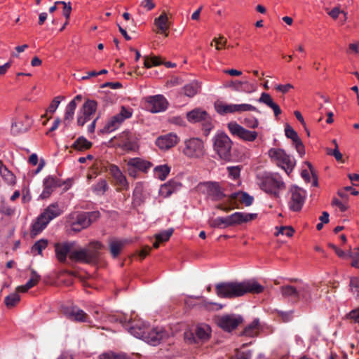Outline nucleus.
I'll use <instances>...</instances> for the list:
<instances>
[{"label":"nucleus","mask_w":359,"mask_h":359,"mask_svg":"<svg viewBox=\"0 0 359 359\" xmlns=\"http://www.w3.org/2000/svg\"><path fill=\"white\" fill-rule=\"evenodd\" d=\"M284 188V182L273 176L265 177L262 183V189L276 197L278 196L279 191Z\"/></svg>","instance_id":"nucleus-17"},{"label":"nucleus","mask_w":359,"mask_h":359,"mask_svg":"<svg viewBox=\"0 0 359 359\" xmlns=\"http://www.w3.org/2000/svg\"><path fill=\"white\" fill-rule=\"evenodd\" d=\"M255 213H246L236 212L225 217H217L215 222L217 225L224 224L225 226L238 225L246 223L257 218Z\"/></svg>","instance_id":"nucleus-9"},{"label":"nucleus","mask_w":359,"mask_h":359,"mask_svg":"<svg viewBox=\"0 0 359 359\" xmlns=\"http://www.w3.org/2000/svg\"><path fill=\"white\" fill-rule=\"evenodd\" d=\"M61 214L62 210L59 208L57 203H52L48 205L32 224L31 235L32 236L38 235L52 219L60 216Z\"/></svg>","instance_id":"nucleus-4"},{"label":"nucleus","mask_w":359,"mask_h":359,"mask_svg":"<svg viewBox=\"0 0 359 359\" xmlns=\"http://www.w3.org/2000/svg\"><path fill=\"white\" fill-rule=\"evenodd\" d=\"M155 176L161 180H165L169 172L170 168L167 165H161L154 169Z\"/></svg>","instance_id":"nucleus-42"},{"label":"nucleus","mask_w":359,"mask_h":359,"mask_svg":"<svg viewBox=\"0 0 359 359\" xmlns=\"http://www.w3.org/2000/svg\"><path fill=\"white\" fill-rule=\"evenodd\" d=\"M243 322L241 316L235 314L223 315L218 318L217 325L219 327L226 332H231L236 329Z\"/></svg>","instance_id":"nucleus-16"},{"label":"nucleus","mask_w":359,"mask_h":359,"mask_svg":"<svg viewBox=\"0 0 359 359\" xmlns=\"http://www.w3.org/2000/svg\"><path fill=\"white\" fill-rule=\"evenodd\" d=\"M55 255L60 262H65L69 257L74 262L95 263L99 257L95 248H55Z\"/></svg>","instance_id":"nucleus-3"},{"label":"nucleus","mask_w":359,"mask_h":359,"mask_svg":"<svg viewBox=\"0 0 359 359\" xmlns=\"http://www.w3.org/2000/svg\"><path fill=\"white\" fill-rule=\"evenodd\" d=\"M92 142L87 140L84 137H79L72 144V147L78 151H83L90 149Z\"/></svg>","instance_id":"nucleus-40"},{"label":"nucleus","mask_w":359,"mask_h":359,"mask_svg":"<svg viewBox=\"0 0 359 359\" xmlns=\"http://www.w3.org/2000/svg\"><path fill=\"white\" fill-rule=\"evenodd\" d=\"M20 300V295L17 292H14L6 296L4 299V302L8 308H12L16 306L19 303Z\"/></svg>","instance_id":"nucleus-43"},{"label":"nucleus","mask_w":359,"mask_h":359,"mask_svg":"<svg viewBox=\"0 0 359 359\" xmlns=\"http://www.w3.org/2000/svg\"><path fill=\"white\" fill-rule=\"evenodd\" d=\"M227 127L232 135L236 136L244 141L253 142L258 135L256 131L248 130L236 121L229 123Z\"/></svg>","instance_id":"nucleus-11"},{"label":"nucleus","mask_w":359,"mask_h":359,"mask_svg":"<svg viewBox=\"0 0 359 359\" xmlns=\"http://www.w3.org/2000/svg\"><path fill=\"white\" fill-rule=\"evenodd\" d=\"M245 124L250 128H256L258 126V120L255 118H249L245 119Z\"/></svg>","instance_id":"nucleus-62"},{"label":"nucleus","mask_w":359,"mask_h":359,"mask_svg":"<svg viewBox=\"0 0 359 359\" xmlns=\"http://www.w3.org/2000/svg\"><path fill=\"white\" fill-rule=\"evenodd\" d=\"M121 323L135 337L144 340L149 326L142 319L135 318L128 323L126 320H121Z\"/></svg>","instance_id":"nucleus-10"},{"label":"nucleus","mask_w":359,"mask_h":359,"mask_svg":"<svg viewBox=\"0 0 359 359\" xmlns=\"http://www.w3.org/2000/svg\"><path fill=\"white\" fill-rule=\"evenodd\" d=\"M118 146L124 151H135L137 148V140L135 135L128 130L123 131L117 137Z\"/></svg>","instance_id":"nucleus-18"},{"label":"nucleus","mask_w":359,"mask_h":359,"mask_svg":"<svg viewBox=\"0 0 359 359\" xmlns=\"http://www.w3.org/2000/svg\"><path fill=\"white\" fill-rule=\"evenodd\" d=\"M291 198L289 201V208L291 210L298 212L301 210L306 198V191L297 186L290 189Z\"/></svg>","instance_id":"nucleus-15"},{"label":"nucleus","mask_w":359,"mask_h":359,"mask_svg":"<svg viewBox=\"0 0 359 359\" xmlns=\"http://www.w3.org/2000/svg\"><path fill=\"white\" fill-rule=\"evenodd\" d=\"M333 249L339 257L351 261V266L358 267V263L359 262V248Z\"/></svg>","instance_id":"nucleus-20"},{"label":"nucleus","mask_w":359,"mask_h":359,"mask_svg":"<svg viewBox=\"0 0 359 359\" xmlns=\"http://www.w3.org/2000/svg\"><path fill=\"white\" fill-rule=\"evenodd\" d=\"M131 240L125 238H118L111 237L109 240V247H123L125 245H130Z\"/></svg>","instance_id":"nucleus-44"},{"label":"nucleus","mask_w":359,"mask_h":359,"mask_svg":"<svg viewBox=\"0 0 359 359\" xmlns=\"http://www.w3.org/2000/svg\"><path fill=\"white\" fill-rule=\"evenodd\" d=\"M258 101L261 103H264L269 107L272 108L276 103H275L271 98V95L266 93H262Z\"/></svg>","instance_id":"nucleus-50"},{"label":"nucleus","mask_w":359,"mask_h":359,"mask_svg":"<svg viewBox=\"0 0 359 359\" xmlns=\"http://www.w3.org/2000/svg\"><path fill=\"white\" fill-rule=\"evenodd\" d=\"M213 42L215 43L216 49L221 50L226 46L227 40L223 36H219L218 38L213 39V40L210 44L211 46H212Z\"/></svg>","instance_id":"nucleus-52"},{"label":"nucleus","mask_w":359,"mask_h":359,"mask_svg":"<svg viewBox=\"0 0 359 359\" xmlns=\"http://www.w3.org/2000/svg\"><path fill=\"white\" fill-rule=\"evenodd\" d=\"M167 337V332L162 327H154L150 329L148 327L144 341L153 346H156L162 339Z\"/></svg>","instance_id":"nucleus-22"},{"label":"nucleus","mask_w":359,"mask_h":359,"mask_svg":"<svg viewBox=\"0 0 359 359\" xmlns=\"http://www.w3.org/2000/svg\"><path fill=\"white\" fill-rule=\"evenodd\" d=\"M237 200H239V201L241 203L245 204V206H250L252 204L254 198L246 192H235L228 197L229 207H224L222 205H219L217 208L225 212H228L235 208H238L237 206H235Z\"/></svg>","instance_id":"nucleus-12"},{"label":"nucleus","mask_w":359,"mask_h":359,"mask_svg":"<svg viewBox=\"0 0 359 359\" xmlns=\"http://www.w3.org/2000/svg\"><path fill=\"white\" fill-rule=\"evenodd\" d=\"M144 67L149 69L152 67L158 66L162 64V61L161 57L154 56L151 57H149L148 56H144Z\"/></svg>","instance_id":"nucleus-45"},{"label":"nucleus","mask_w":359,"mask_h":359,"mask_svg":"<svg viewBox=\"0 0 359 359\" xmlns=\"http://www.w3.org/2000/svg\"><path fill=\"white\" fill-rule=\"evenodd\" d=\"M213 149L219 158L229 162L232 160L233 142L224 132H217L212 137Z\"/></svg>","instance_id":"nucleus-5"},{"label":"nucleus","mask_w":359,"mask_h":359,"mask_svg":"<svg viewBox=\"0 0 359 359\" xmlns=\"http://www.w3.org/2000/svg\"><path fill=\"white\" fill-rule=\"evenodd\" d=\"M141 6L144 7L147 11H149L154 9L156 6L154 0H143L141 2Z\"/></svg>","instance_id":"nucleus-61"},{"label":"nucleus","mask_w":359,"mask_h":359,"mask_svg":"<svg viewBox=\"0 0 359 359\" xmlns=\"http://www.w3.org/2000/svg\"><path fill=\"white\" fill-rule=\"evenodd\" d=\"M33 121L28 115H25L24 120L21 121H15L12 123L11 131L15 135L25 133L29 130L32 125Z\"/></svg>","instance_id":"nucleus-28"},{"label":"nucleus","mask_w":359,"mask_h":359,"mask_svg":"<svg viewBox=\"0 0 359 359\" xmlns=\"http://www.w3.org/2000/svg\"><path fill=\"white\" fill-rule=\"evenodd\" d=\"M200 89H201L200 83L197 81H193L186 84L183 87L182 90H183V93L184 94V95L189 97H193L194 96H195L196 94L198 93V92L200 91Z\"/></svg>","instance_id":"nucleus-33"},{"label":"nucleus","mask_w":359,"mask_h":359,"mask_svg":"<svg viewBox=\"0 0 359 359\" xmlns=\"http://www.w3.org/2000/svg\"><path fill=\"white\" fill-rule=\"evenodd\" d=\"M196 337L191 332L185 333V339L190 344L197 343L198 340L202 342L208 341L211 336L210 327L205 323L198 324L195 330Z\"/></svg>","instance_id":"nucleus-14"},{"label":"nucleus","mask_w":359,"mask_h":359,"mask_svg":"<svg viewBox=\"0 0 359 359\" xmlns=\"http://www.w3.org/2000/svg\"><path fill=\"white\" fill-rule=\"evenodd\" d=\"M269 155L286 173L291 172L294 167V160L282 149H271Z\"/></svg>","instance_id":"nucleus-8"},{"label":"nucleus","mask_w":359,"mask_h":359,"mask_svg":"<svg viewBox=\"0 0 359 359\" xmlns=\"http://www.w3.org/2000/svg\"><path fill=\"white\" fill-rule=\"evenodd\" d=\"M64 99L63 96H57L54 97V99L50 102L48 108L46 110L47 113H50L51 114H54L56 109H57L60 102Z\"/></svg>","instance_id":"nucleus-48"},{"label":"nucleus","mask_w":359,"mask_h":359,"mask_svg":"<svg viewBox=\"0 0 359 359\" xmlns=\"http://www.w3.org/2000/svg\"><path fill=\"white\" fill-rule=\"evenodd\" d=\"M41 279V276L36 273V271L34 269H31V278L26 283L27 287H33L36 285L38 284Z\"/></svg>","instance_id":"nucleus-49"},{"label":"nucleus","mask_w":359,"mask_h":359,"mask_svg":"<svg viewBox=\"0 0 359 359\" xmlns=\"http://www.w3.org/2000/svg\"><path fill=\"white\" fill-rule=\"evenodd\" d=\"M146 99V108L152 113L161 112L167 109L168 102L162 95L149 96Z\"/></svg>","instance_id":"nucleus-19"},{"label":"nucleus","mask_w":359,"mask_h":359,"mask_svg":"<svg viewBox=\"0 0 359 359\" xmlns=\"http://www.w3.org/2000/svg\"><path fill=\"white\" fill-rule=\"evenodd\" d=\"M234 104H226L222 102H216L215 103V109L220 115H226L227 114H233L235 112Z\"/></svg>","instance_id":"nucleus-37"},{"label":"nucleus","mask_w":359,"mask_h":359,"mask_svg":"<svg viewBox=\"0 0 359 359\" xmlns=\"http://www.w3.org/2000/svg\"><path fill=\"white\" fill-rule=\"evenodd\" d=\"M183 153L190 158H200L204 154L203 142L198 138H191L185 142Z\"/></svg>","instance_id":"nucleus-13"},{"label":"nucleus","mask_w":359,"mask_h":359,"mask_svg":"<svg viewBox=\"0 0 359 359\" xmlns=\"http://www.w3.org/2000/svg\"><path fill=\"white\" fill-rule=\"evenodd\" d=\"M350 287L353 293L359 295V279L358 278H353L351 279Z\"/></svg>","instance_id":"nucleus-58"},{"label":"nucleus","mask_w":359,"mask_h":359,"mask_svg":"<svg viewBox=\"0 0 359 359\" xmlns=\"http://www.w3.org/2000/svg\"><path fill=\"white\" fill-rule=\"evenodd\" d=\"M91 119V116L89 115L84 114L80 111L77 116V125L79 126H83L86 123Z\"/></svg>","instance_id":"nucleus-53"},{"label":"nucleus","mask_w":359,"mask_h":359,"mask_svg":"<svg viewBox=\"0 0 359 359\" xmlns=\"http://www.w3.org/2000/svg\"><path fill=\"white\" fill-rule=\"evenodd\" d=\"M235 104V107H233L235 109L236 113H243L245 111L259 112L255 107H254L250 104Z\"/></svg>","instance_id":"nucleus-46"},{"label":"nucleus","mask_w":359,"mask_h":359,"mask_svg":"<svg viewBox=\"0 0 359 359\" xmlns=\"http://www.w3.org/2000/svg\"><path fill=\"white\" fill-rule=\"evenodd\" d=\"M132 116L133 110L130 108L122 106L119 113L109 118L100 133L104 134L115 131L126 119L131 118Z\"/></svg>","instance_id":"nucleus-7"},{"label":"nucleus","mask_w":359,"mask_h":359,"mask_svg":"<svg viewBox=\"0 0 359 359\" xmlns=\"http://www.w3.org/2000/svg\"><path fill=\"white\" fill-rule=\"evenodd\" d=\"M187 117L188 121L192 123H196L203 121H208L210 119L209 115L205 111L198 108L188 112Z\"/></svg>","instance_id":"nucleus-30"},{"label":"nucleus","mask_w":359,"mask_h":359,"mask_svg":"<svg viewBox=\"0 0 359 359\" xmlns=\"http://www.w3.org/2000/svg\"><path fill=\"white\" fill-rule=\"evenodd\" d=\"M294 231V229L291 226H281L278 232V235H285L287 237L290 238L293 235Z\"/></svg>","instance_id":"nucleus-57"},{"label":"nucleus","mask_w":359,"mask_h":359,"mask_svg":"<svg viewBox=\"0 0 359 359\" xmlns=\"http://www.w3.org/2000/svg\"><path fill=\"white\" fill-rule=\"evenodd\" d=\"M292 88H294V86L290 83H287L285 85L279 84L276 85L275 87V89L277 91L281 92L283 93H287L290 89Z\"/></svg>","instance_id":"nucleus-60"},{"label":"nucleus","mask_w":359,"mask_h":359,"mask_svg":"<svg viewBox=\"0 0 359 359\" xmlns=\"http://www.w3.org/2000/svg\"><path fill=\"white\" fill-rule=\"evenodd\" d=\"M151 165L152 164L150 162L144 161L140 158H132L127 162V166H133L139 171L144 172H146Z\"/></svg>","instance_id":"nucleus-32"},{"label":"nucleus","mask_w":359,"mask_h":359,"mask_svg":"<svg viewBox=\"0 0 359 359\" xmlns=\"http://www.w3.org/2000/svg\"><path fill=\"white\" fill-rule=\"evenodd\" d=\"M259 321L258 319H255L251 323L245 327L243 334L248 337H254L259 333Z\"/></svg>","instance_id":"nucleus-38"},{"label":"nucleus","mask_w":359,"mask_h":359,"mask_svg":"<svg viewBox=\"0 0 359 359\" xmlns=\"http://www.w3.org/2000/svg\"><path fill=\"white\" fill-rule=\"evenodd\" d=\"M173 231V229H168L156 234L155 241L153 243L152 247H158L160 244H163L168 241L172 235Z\"/></svg>","instance_id":"nucleus-36"},{"label":"nucleus","mask_w":359,"mask_h":359,"mask_svg":"<svg viewBox=\"0 0 359 359\" xmlns=\"http://www.w3.org/2000/svg\"><path fill=\"white\" fill-rule=\"evenodd\" d=\"M348 317L352 319L354 323L359 325V307L356 309L352 310L348 313Z\"/></svg>","instance_id":"nucleus-63"},{"label":"nucleus","mask_w":359,"mask_h":359,"mask_svg":"<svg viewBox=\"0 0 359 359\" xmlns=\"http://www.w3.org/2000/svg\"><path fill=\"white\" fill-rule=\"evenodd\" d=\"M109 189L107 182L105 180H100L95 185L93 186V189L97 194H104Z\"/></svg>","instance_id":"nucleus-47"},{"label":"nucleus","mask_w":359,"mask_h":359,"mask_svg":"<svg viewBox=\"0 0 359 359\" xmlns=\"http://www.w3.org/2000/svg\"><path fill=\"white\" fill-rule=\"evenodd\" d=\"M327 153L328 155L333 156L337 161H342V154L338 149V144H336V148H334L333 150L327 149Z\"/></svg>","instance_id":"nucleus-54"},{"label":"nucleus","mask_w":359,"mask_h":359,"mask_svg":"<svg viewBox=\"0 0 359 359\" xmlns=\"http://www.w3.org/2000/svg\"><path fill=\"white\" fill-rule=\"evenodd\" d=\"M285 133L287 138H290L292 140L296 150L299 154V155L301 156L304 155V146L297 133L290 125H287L285 128Z\"/></svg>","instance_id":"nucleus-27"},{"label":"nucleus","mask_w":359,"mask_h":359,"mask_svg":"<svg viewBox=\"0 0 359 359\" xmlns=\"http://www.w3.org/2000/svg\"><path fill=\"white\" fill-rule=\"evenodd\" d=\"M100 212H74L69 214L67 217V225H80V229H86L94 221L98 219Z\"/></svg>","instance_id":"nucleus-6"},{"label":"nucleus","mask_w":359,"mask_h":359,"mask_svg":"<svg viewBox=\"0 0 359 359\" xmlns=\"http://www.w3.org/2000/svg\"><path fill=\"white\" fill-rule=\"evenodd\" d=\"M229 175L233 179H236L240 175L241 169L238 166H229L227 167Z\"/></svg>","instance_id":"nucleus-55"},{"label":"nucleus","mask_w":359,"mask_h":359,"mask_svg":"<svg viewBox=\"0 0 359 359\" xmlns=\"http://www.w3.org/2000/svg\"><path fill=\"white\" fill-rule=\"evenodd\" d=\"M135 354H127L124 352L109 351L100 355V359H133Z\"/></svg>","instance_id":"nucleus-35"},{"label":"nucleus","mask_w":359,"mask_h":359,"mask_svg":"<svg viewBox=\"0 0 359 359\" xmlns=\"http://www.w3.org/2000/svg\"><path fill=\"white\" fill-rule=\"evenodd\" d=\"M241 92L250 93L256 90V86L252 83H250L248 81H245L243 83V86H241Z\"/></svg>","instance_id":"nucleus-56"},{"label":"nucleus","mask_w":359,"mask_h":359,"mask_svg":"<svg viewBox=\"0 0 359 359\" xmlns=\"http://www.w3.org/2000/svg\"><path fill=\"white\" fill-rule=\"evenodd\" d=\"M108 171L113 177L115 185L121 189H126L128 187V185L126 177L117 165L114 164L109 165Z\"/></svg>","instance_id":"nucleus-25"},{"label":"nucleus","mask_w":359,"mask_h":359,"mask_svg":"<svg viewBox=\"0 0 359 359\" xmlns=\"http://www.w3.org/2000/svg\"><path fill=\"white\" fill-rule=\"evenodd\" d=\"M207 194L213 201H221L226 197L218 182H208L204 184Z\"/></svg>","instance_id":"nucleus-23"},{"label":"nucleus","mask_w":359,"mask_h":359,"mask_svg":"<svg viewBox=\"0 0 359 359\" xmlns=\"http://www.w3.org/2000/svg\"><path fill=\"white\" fill-rule=\"evenodd\" d=\"M348 190H352L351 194L353 196H357L359 194L358 191H357L355 189H353L351 187H345L338 191V195L342 198H348V194L346 192Z\"/></svg>","instance_id":"nucleus-51"},{"label":"nucleus","mask_w":359,"mask_h":359,"mask_svg":"<svg viewBox=\"0 0 359 359\" xmlns=\"http://www.w3.org/2000/svg\"><path fill=\"white\" fill-rule=\"evenodd\" d=\"M65 182L60 179L49 175L43 180V190L40 196L41 198H48L57 187H61Z\"/></svg>","instance_id":"nucleus-21"},{"label":"nucleus","mask_w":359,"mask_h":359,"mask_svg":"<svg viewBox=\"0 0 359 359\" xmlns=\"http://www.w3.org/2000/svg\"><path fill=\"white\" fill-rule=\"evenodd\" d=\"M76 108V104H75L74 102H69V103L67 105L63 119V123L65 127L69 126L74 119Z\"/></svg>","instance_id":"nucleus-34"},{"label":"nucleus","mask_w":359,"mask_h":359,"mask_svg":"<svg viewBox=\"0 0 359 359\" xmlns=\"http://www.w3.org/2000/svg\"><path fill=\"white\" fill-rule=\"evenodd\" d=\"M178 140V137L170 133L158 137L156 140V144L161 150H168L176 145Z\"/></svg>","instance_id":"nucleus-24"},{"label":"nucleus","mask_w":359,"mask_h":359,"mask_svg":"<svg viewBox=\"0 0 359 359\" xmlns=\"http://www.w3.org/2000/svg\"><path fill=\"white\" fill-rule=\"evenodd\" d=\"M181 187V184L173 180H170L167 183L161 186L159 189V194L167 198L170 196L173 192L177 191Z\"/></svg>","instance_id":"nucleus-31"},{"label":"nucleus","mask_w":359,"mask_h":359,"mask_svg":"<svg viewBox=\"0 0 359 359\" xmlns=\"http://www.w3.org/2000/svg\"><path fill=\"white\" fill-rule=\"evenodd\" d=\"M296 285H285L280 287V293L285 299L292 302L302 301L308 303L314 298H318L317 294H313L314 287L302 281H297Z\"/></svg>","instance_id":"nucleus-2"},{"label":"nucleus","mask_w":359,"mask_h":359,"mask_svg":"<svg viewBox=\"0 0 359 359\" xmlns=\"http://www.w3.org/2000/svg\"><path fill=\"white\" fill-rule=\"evenodd\" d=\"M97 104L95 100H87L81 109V113L92 116L97 110Z\"/></svg>","instance_id":"nucleus-39"},{"label":"nucleus","mask_w":359,"mask_h":359,"mask_svg":"<svg viewBox=\"0 0 359 359\" xmlns=\"http://www.w3.org/2000/svg\"><path fill=\"white\" fill-rule=\"evenodd\" d=\"M264 287L255 279L245 280L242 282L231 281L216 284L215 292L220 298L232 299L243 296L247 293L260 294Z\"/></svg>","instance_id":"nucleus-1"},{"label":"nucleus","mask_w":359,"mask_h":359,"mask_svg":"<svg viewBox=\"0 0 359 359\" xmlns=\"http://www.w3.org/2000/svg\"><path fill=\"white\" fill-rule=\"evenodd\" d=\"M154 25L157 28L156 33L164 34L165 36H168V30L170 25L167 14L165 11L154 20Z\"/></svg>","instance_id":"nucleus-29"},{"label":"nucleus","mask_w":359,"mask_h":359,"mask_svg":"<svg viewBox=\"0 0 359 359\" xmlns=\"http://www.w3.org/2000/svg\"><path fill=\"white\" fill-rule=\"evenodd\" d=\"M341 13H344L339 7H334L333 9L327 12V14L333 19H337Z\"/></svg>","instance_id":"nucleus-64"},{"label":"nucleus","mask_w":359,"mask_h":359,"mask_svg":"<svg viewBox=\"0 0 359 359\" xmlns=\"http://www.w3.org/2000/svg\"><path fill=\"white\" fill-rule=\"evenodd\" d=\"M0 175L8 184H13L15 182V175L4 166L0 161Z\"/></svg>","instance_id":"nucleus-41"},{"label":"nucleus","mask_w":359,"mask_h":359,"mask_svg":"<svg viewBox=\"0 0 359 359\" xmlns=\"http://www.w3.org/2000/svg\"><path fill=\"white\" fill-rule=\"evenodd\" d=\"M65 315L68 319L79 323H88L89 317L82 309L73 306L65 311Z\"/></svg>","instance_id":"nucleus-26"},{"label":"nucleus","mask_w":359,"mask_h":359,"mask_svg":"<svg viewBox=\"0 0 359 359\" xmlns=\"http://www.w3.org/2000/svg\"><path fill=\"white\" fill-rule=\"evenodd\" d=\"M0 212L5 215H12L14 213V210L7 205L6 203L2 202L1 206H0Z\"/></svg>","instance_id":"nucleus-59"}]
</instances>
